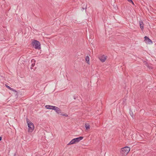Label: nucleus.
<instances>
[{
  "mask_svg": "<svg viewBox=\"0 0 156 156\" xmlns=\"http://www.w3.org/2000/svg\"><path fill=\"white\" fill-rule=\"evenodd\" d=\"M83 139V136H80L79 137L74 138L72 139L67 145H69L77 143Z\"/></svg>",
  "mask_w": 156,
  "mask_h": 156,
  "instance_id": "1",
  "label": "nucleus"
},
{
  "mask_svg": "<svg viewBox=\"0 0 156 156\" xmlns=\"http://www.w3.org/2000/svg\"><path fill=\"white\" fill-rule=\"evenodd\" d=\"M27 121L29 128V131L32 132L34 129V126L33 124L29 121L28 119H27Z\"/></svg>",
  "mask_w": 156,
  "mask_h": 156,
  "instance_id": "2",
  "label": "nucleus"
},
{
  "mask_svg": "<svg viewBox=\"0 0 156 156\" xmlns=\"http://www.w3.org/2000/svg\"><path fill=\"white\" fill-rule=\"evenodd\" d=\"M32 44L33 47L35 49L39 50L41 48L40 43L37 40H34L32 42Z\"/></svg>",
  "mask_w": 156,
  "mask_h": 156,
  "instance_id": "3",
  "label": "nucleus"
},
{
  "mask_svg": "<svg viewBox=\"0 0 156 156\" xmlns=\"http://www.w3.org/2000/svg\"><path fill=\"white\" fill-rule=\"evenodd\" d=\"M130 151V148L128 147H125L122 148L121 153L123 155H126Z\"/></svg>",
  "mask_w": 156,
  "mask_h": 156,
  "instance_id": "4",
  "label": "nucleus"
},
{
  "mask_svg": "<svg viewBox=\"0 0 156 156\" xmlns=\"http://www.w3.org/2000/svg\"><path fill=\"white\" fill-rule=\"evenodd\" d=\"M144 41L146 43L149 44H152V41L147 36H145L144 37Z\"/></svg>",
  "mask_w": 156,
  "mask_h": 156,
  "instance_id": "5",
  "label": "nucleus"
},
{
  "mask_svg": "<svg viewBox=\"0 0 156 156\" xmlns=\"http://www.w3.org/2000/svg\"><path fill=\"white\" fill-rule=\"evenodd\" d=\"M53 110H54L58 114H60L61 113V110L58 108L54 106Z\"/></svg>",
  "mask_w": 156,
  "mask_h": 156,
  "instance_id": "6",
  "label": "nucleus"
},
{
  "mask_svg": "<svg viewBox=\"0 0 156 156\" xmlns=\"http://www.w3.org/2000/svg\"><path fill=\"white\" fill-rule=\"evenodd\" d=\"M99 59L101 62H103L105 61L106 59V58L105 55H103L99 57Z\"/></svg>",
  "mask_w": 156,
  "mask_h": 156,
  "instance_id": "7",
  "label": "nucleus"
},
{
  "mask_svg": "<svg viewBox=\"0 0 156 156\" xmlns=\"http://www.w3.org/2000/svg\"><path fill=\"white\" fill-rule=\"evenodd\" d=\"M5 86L6 87H7L10 90L13 91L14 92L16 93V94H18L17 92L14 89L11 88L9 86L7 85H5Z\"/></svg>",
  "mask_w": 156,
  "mask_h": 156,
  "instance_id": "8",
  "label": "nucleus"
},
{
  "mask_svg": "<svg viewBox=\"0 0 156 156\" xmlns=\"http://www.w3.org/2000/svg\"><path fill=\"white\" fill-rule=\"evenodd\" d=\"M139 24L141 29L142 30L144 28V23L142 20L139 22Z\"/></svg>",
  "mask_w": 156,
  "mask_h": 156,
  "instance_id": "9",
  "label": "nucleus"
},
{
  "mask_svg": "<svg viewBox=\"0 0 156 156\" xmlns=\"http://www.w3.org/2000/svg\"><path fill=\"white\" fill-rule=\"evenodd\" d=\"M54 106H51L49 105H46L45 106V107L47 109L53 110V109L54 108Z\"/></svg>",
  "mask_w": 156,
  "mask_h": 156,
  "instance_id": "10",
  "label": "nucleus"
},
{
  "mask_svg": "<svg viewBox=\"0 0 156 156\" xmlns=\"http://www.w3.org/2000/svg\"><path fill=\"white\" fill-rule=\"evenodd\" d=\"M31 62L32 63L31 64V67H30V69H33V67L35 65V60L34 59H32L31 60Z\"/></svg>",
  "mask_w": 156,
  "mask_h": 156,
  "instance_id": "11",
  "label": "nucleus"
},
{
  "mask_svg": "<svg viewBox=\"0 0 156 156\" xmlns=\"http://www.w3.org/2000/svg\"><path fill=\"white\" fill-rule=\"evenodd\" d=\"M85 127L87 130H88L90 128V125L88 123H85Z\"/></svg>",
  "mask_w": 156,
  "mask_h": 156,
  "instance_id": "12",
  "label": "nucleus"
},
{
  "mask_svg": "<svg viewBox=\"0 0 156 156\" xmlns=\"http://www.w3.org/2000/svg\"><path fill=\"white\" fill-rule=\"evenodd\" d=\"M86 61L88 64H89L90 58L88 56H87L85 58Z\"/></svg>",
  "mask_w": 156,
  "mask_h": 156,
  "instance_id": "13",
  "label": "nucleus"
},
{
  "mask_svg": "<svg viewBox=\"0 0 156 156\" xmlns=\"http://www.w3.org/2000/svg\"><path fill=\"white\" fill-rule=\"evenodd\" d=\"M129 113L131 116L133 117V112L131 111H129Z\"/></svg>",
  "mask_w": 156,
  "mask_h": 156,
  "instance_id": "14",
  "label": "nucleus"
},
{
  "mask_svg": "<svg viewBox=\"0 0 156 156\" xmlns=\"http://www.w3.org/2000/svg\"><path fill=\"white\" fill-rule=\"evenodd\" d=\"M127 0L129 2L132 3L133 4H134V3L132 0Z\"/></svg>",
  "mask_w": 156,
  "mask_h": 156,
  "instance_id": "15",
  "label": "nucleus"
},
{
  "mask_svg": "<svg viewBox=\"0 0 156 156\" xmlns=\"http://www.w3.org/2000/svg\"><path fill=\"white\" fill-rule=\"evenodd\" d=\"M147 66L148 68H149V69H151L152 68V67H150L149 66H147Z\"/></svg>",
  "mask_w": 156,
  "mask_h": 156,
  "instance_id": "16",
  "label": "nucleus"
},
{
  "mask_svg": "<svg viewBox=\"0 0 156 156\" xmlns=\"http://www.w3.org/2000/svg\"><path fill=\"white\" fill-rule=\"evenodd\" d=\"M2 139V137H0V141Z\"/></svg>",
  "mask_w": 156,
  "mask_h": 156,
  "instance_id": "17",
  "label": "nucleus"
},
{
  "mask_svg": "<svg viewBox=\"0 0 156 156\" xmlns=\"http://www.w3.org/2000/svg\"><path fill=\"white\" fill-rule=\"evenodd\" d=\"M14 93L16 94V95L17 94H16V93H15V92H14Z\"/></svg>",
  "mask_w": 156,
  "mask_h": 156,
  "instance_id": "18",
  "label": "nucleus"
},
{
  "mask_svg": "<svg viewBox=\"0 0 156 156\" xmlns=\"http://www.w3.org/2000/svg\"><path fill=\"white\" fill-rule=\"evenodd\" d=\"M82 9L83 10H84V8H82Z\"/></svg>",
  "mask_w": 156,
  "mask_h": 156,
  "instance_id": "19",
  "label": "nucleus"
},
{
  "mask_svg": "<svg viewBox=\"0 0 156 156\" xmlns=\"http://www.w3.org/2000/svg\"><path fill=\"white\" fill-rule=\"evenodd\" d=\"M63 115V116H64V115L66 116V115Z\"/></svg>",
  "mask_w": 156,
  "mask_h": 156,
  "instance_id": "20",
  "label": "nucleus"
}]
</instances>
